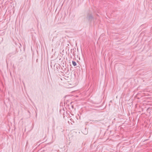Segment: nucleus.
<instances>
[{"label":"nucleus","mask_w":152,"mask_h":152,"mask_svg":"<svg viewBox=\"0 0 152 152\" xmlns=\"http://www.w3.org/2000/svg\"><path fill=\"white\" fill-rule=\"evenodd\" d=\"M72 64L74 66H75L76 65V63L75 61H72Z\"/></svg>","instance_id":"nucleus-1"}]
</instances>
